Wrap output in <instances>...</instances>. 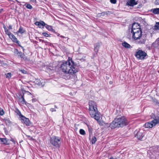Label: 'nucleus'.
I'll use <instances>...</instances> for the list:
<instances>
[{"label": "nucleus", "mask_w": 159, "mask_h": 159, "mask_svg": "<svg viewBox=\"0 0 159 159\" xmlns=\"http://www.w3.org/2000/svg\"><path fill=\"white\" fill-rule=\"evenodd\" d=\"M4 31L5 32V34L8 36L9 38H11V35L13 34L9 31L8 29H7Z\"/></svg>", "instance_id": "b1692460"}, {"label": "nucleus", "mask_w": 159, "mask_h": 159, "mask_svg": "<svg viewBox=\"0 0 159 159\" xmlns=\"http://www.w3.org/2000/svg\"><path fill=\"white\" fill-rule=\"evenodd\" d=\"M22 122L25 124L27 126L30 125V121L29 119L23 116L21 118Z\"/></svg>", "instance_id": "f8f14e48"}, {"label": "nucleus", "mask_w": 159, "mask_h": 159, "mask_svg": "<svg viewBox=\"0 0 159 159\" xmlns=\"http://www.w3.org/2000/svg\"><path fill=\"white\" fill-rule=\"evenodd\" d=\"M11 73H8L6 74V77L7 78H10L11 77Z\"/></svg>", "instance_id": "7c9ffc66"}, {"label": "nucleus", "mask_w": 159, "mask_h": 159, "mask_svg": "<svg viewBox=\"0 0 159 159\" xmlns=\"http://www.w3.org/2000/svg\"><path fill=\"white\" fill-rule=\"evenodd\" d=\"M60 37H61L63 38H65V39H67V40H68V38L67 37H64V36H62V35H61L60 36Z\"/></svg>", "instance_id": "a18cd8bd"}, {"label": "nucleus", "mask_w": 159, "mask_h": 159, "mask_svg": "<svg viewBox=\"0 0 159 159\" xmlns=\"http://www.w3.org/2000/svg\"><path fill=\"white\" fill-rule=\"evenodd\" d=\"M10 38L13 42L17 43L18 45L19 44V43H20V42L19 41L16 37L13 34L11 35V38Z\"/></svg>", "instance_id": "dca6fc26"}, {"label": "nucleus", "mask_w": 159, "mask_h": 159, "mask_svg": "<svg viewBox=\"0 0 159 159\" xmlns=\"http://www.w3.org/2000/svg\"><path fill=\"white\" fill-rule=\"evenodd\" d=\"M35 24L38 25L40 28H41L42 26H43H43L46 25V24L43 21H41L40 22L37 21L35 22Z\"/></svg>", "instance_id": "ddd939ff"}, {"label": "nucleus", "mask_w": 159, "mask_h": 159, "mask_svg": "<svg viewBox=\"0 0 159 159\" xmlns=\"http://www.w3.org/2000/svg\"><path fill=\"white\" fill-rule=\"evenodd\" d=\"M134 134L135 137L141 141L144 139V134L143 132V131L142 130H136L134 132Z\"/></svg>", "instance_id": "6e6552de"}, {"label": "nucleus", "mask_w": 159, "mask_h": 159, "mask_svg": "<svg viewBox=\"0 0 159 159\" xmlns=\"http://www.w3.org/2000/svg\"><path fill=\"white\" fill-rule=\"evenodd\" d=\"M128 124V122L126 118L124 116H122L115 118L114 120L110 123L109 127L111 129H113L116 128L123 127Z\"/></svg>", "instance_id": "f03ea898"}, {"label": "nucleus", "mask_w": 159, "mask_h": 159, "mask_svg": "<svg viewBox=\"0 0 159 159\" xmlns=\"http://www.w3.org/2000/svg\"><path fill=\"white\" fill-rule=\"evenodd\" d=\"M50 143L56 148H59L61 143V138L56 136H53L50 138Z\"/></svg>", "instance_id": "20e7f679"}, {"label": "nucleus", "mask_w": 159, "mask_h": 159, "mask_svg": "<svg viewBox=\"0 0 159 159\" xmlns=\"http://www.w3.org/2000/svg\"><path fill=\"white\" fill-rule=\"evenodd\" d=\"M42 34L45 37H48L49 36V34L46 32H43L42 33Z\"/></svg>", "instance_id": "2f4dec72"}, {"label": "nucleus", "mask_w": 159, "mask_h": 159, "mask_svg": "<svg viewBox=\"0 0 159 159\" xmlns=\"http://www.w3.org/2000/svg\"><path fill=\"white\" fill-rule=\"evenodd\" d=\"M39 41L40 42H41V41H43V40H42V39H39Z\"/></svg>", "instance_id": "8fccbe9b"}, {"label": "nucleus", "mask_w": 159, "mask_h": 159, "mask_svg": "<svg viewBox=\"0 0 159 159\" xmlns=\"http://www.w3.org/2000/svg\"><path fill=\"white\" fill-rule=\"evenodd\" d=\"M112 81H110L109 82V84H112Z\"/></svg>", "instance_id": "3c124183"}, {"label": "nucleus", "mask_w": 159, "mask_h": 159, "mask_svg": "<svg viewBox=\"0 0 159 159\" xmlns=\"http://www.w3.org/2000/svg\"><path fill=\"white\" fill-rule=\"evenodd\" d=\"M60 68L63 72L68 74L75 73L78 70V65L75 63L70 57H69L66 61L62 63Z\"/></svg>", "instance_id": "f257e3e1"}, {"label": "nucleus", "mask_w": 159, "mask_h": 159, "mask_svg": "<svg viewBox=\"0 0 159 159\" xmlns=\"http://www.w3.org/2000/svg\"><path fill=\"white\" fill-rule=\"evenodd\" d=\"M25 31V30L23 29V28L20 26V27L19 30L17 31V33H20L21 34H22L24 33Z\"/></svg>", "instance_id": "4be33fe9"}, {"label": "nucleus", "mask_w": 159, "mask_h": 159, "mask_svg": "<svg viewBox=\"0 0 159 159\" xmlns=\"http://www.w3.org/2000/svg\"><path fill=\"white\" fill-rule=\"evenodd\" d=\"M25 6L27 8L30 9H31L33 8L32 6L30 4L27 3H25Z\"/></svg>", "instance_id": "cd10ccee"}, {"label": "nucleus", "mask_w": 159, "mask_h": 159, "mask_svg": "<svg viewBox=\"0 0 159 159\" xmlns=\"http://www.w3.org/2000/svg\"><path fill=\"white\" fill-rule=\"evenodd\" d=\"M127 5L133 7L137 4V1L136 2L135 0H130L129 2H127Z\"/></svg>", "instance_id": "4468645a"}, {"label": "nucleus", "mask_w": 159, "mask_h": 159, "mask_svg": "<svg viewBox=\"0 0 159 159\" xmlns=\"http://www.w3.org/2000/svg\"><path fill=\"white\" fill-rule=\"evenodd\" d=\"M109 159H119V158L118 157H113L111 156Z\"/></svg>", "instance_id": "e433bc0d"}, {"label": "nucleus", "mask_w": 159, "mask_h": 159, "mask_svg": "<svg viewBox=\"0 0 159 159\" xmlns=\"http://www.w3.org/2000/svg\"><path fill=\"white\" fill-rule=\"evenodd\" d=\"M18 45L21 47V48L23 49V52H24L25 50L24 48V47L20 45V43H19V44H18Z\"/></svg>", "instance_id": "ea45409f"}, {"label": "nucleus", "mask_w": 159, "mask_h": 159, "mask_svg": "<svg viewBox=\"0 0 159 159\" xmlns=\"http://www.w3.org/2000/svg\"><path fill=\"white\" fill-rule=\"evenodd\" d=\"M79 132L80 134L82 135H84L85 134V131L82 129H80V130Z\"/></svg>", "instance_id": "c85d7f7f"}, {"label": "nucleus", "mask_w": 159, "mask_h": 159, "mask_svg": "<svg viewBox=\"0 0 159 159\" xmlns=\"http://www.w3.org/2000/svg\"><path fill=\"white\" fill-rule=\"evenodd\" d=\"M122 44L123 47L126 48H132L130 44L126 42L123 43Z\"/></svg>", "instance_id": "6ab92c4d"}, {"label": "nucleus", "mask_w": 159, "mask_h": 159, "mask_svg": "<svg viewBox=\"0 0 159 159\" xmlns=\"http://www.w3.org/2000/svg\"><path fill=\"white\" fill-rule=\"evenodd\" d=\"M152 12L154 14H159V8H156L152 9L151 10Z\"/></svg>", "instance_id": "412c9836"}, {"label": "nucleus", "mask_w": 159, "mask_h": 159, "mask_svg": "<svg viewBox=\"0 0 159 159\" xmlns=\"http://www.w3.org/2000/svg\"><path fill=\"white\" fill-rule=\"evenodd\" d=\"M57 34V36H59L60 35V34H59L58 33H56Z\"/></svg>", "instance_id": "09e8293b"}, {"label": "nucleus", "mask_w": 159, "mask_h": 159, "mask_svg": "<svg viewBox=\"0 0 159 159\" xmlns=\"http://www.w3.org/2000/svg\"><path fill=\"white\" fill-rule=\"evenodd\" d=\"M145 42V41L144 40H143V41H139L138 43H139V44H142V43H144Z\"/></svg>", "instance_id": "58836bf2"}, {"label": "nucleus", "mask_w": 159, "mask_h": 159, "mask_svg": "<svg viewBox=\"0 0 159 159\" xmlns=\"http://www.w3.org/2000/svg\"><path fill=\"white\" fill-rule=\"evenodd\" d=\"M24 93H23L22 95H21V97L20 98H19V99L20 100H21V102L23 104H26L27 102L25 101V99L24 98Z\"/></svg>", "instance_id": "a211bd4d"}, {"label": "nucleus", "mask_w": 159, "mask_h": 159, "mask_svg": "<svg viewBox=\"0 0 159 159\" xmlns=\"http://www.w3.org/2000/svg\"><path fill=\"white\" fill-rule=\"evenodd\" d=\"M90 115L98 122L99 121L100 116L98 113V109L89 110Z\"/></svg>", "instance_id": "0eeeda50"}, {"label": "nucleus", "mask_w": 159, "mask_h": 159, "mask_svg": "<svg viewBox=\"0 0 159 159\" xmlns=\"http://www.w3.org/2000/svg\"><path fill=\"white\" fill-rule=\"evenodd\" d=\"M3 27L4 29V31L7 29L4 24L3 25Z\"/></svg>", "instance_id": "37998d69"}, {"label": "nucleus", "mask_w": 159, "mask_h": 159, "mask_svg": "<svg viewBox=\"0 0 159 159\" xmlns=\"http://www.w3.org/2000/svg\"><path fill=\"white\" fill-rule=\"evenodd\" d=\"M1 13V11H0V14Z\"/></svg>", "instance_id": "13d9d810"}, {"label": "nucleus", "mask_w": 159, "mask_h": 159, "mask_svg": "<svg viewBox=\"0 0 159 159\" xmlns=\"http://www.w3.org/2000/svg\"><path fill=\"white\" fill-rule=\"evenodd\" d=\"M89 139H90V135L91 134H92V129L90 128H89Z\"/></svg>", "instance_id": "72a5a7b5"}, {"label": "nucleus", "mask_w": 159, "mask_h": 159, "mask_svg": "<svg viewBox=\"0 0 159 159\" xmlns=\"http://www.w3.org/2000/svg\"><path fill=\"white\" fill-rule=\"evenodd\" d=\"M0 141L3 144H6L7 143L6 139L4 138H0Z\"/></svg>", "instance_id": "bb28decb"}, {"label": "nucleus", "mask_w": 159, "mask_h": 159, "mask_svg": "<svg viewBox=\"0 0 159 159\" xmlns=\"http://www.w3.org/2000/svg\"><path fill=\"white\" fill-rule=\"evenodd\" d=\"M27 137V138L29 139H33V138H32V137H31V136H30V135H26Z\"/></svg>", "instance_id": "a19ab883"}, {"label": "nucleus", "mask_w": 159, "mask_h": 159, "mask_svg": "<svg viewBox=\"0 0 159 159\" xmlns=\"http://www.w3.org/2000/svg\"><path fill=\"white\" fill-rule=\"evenodd\" d=\"M35 100H36V99H33L32 101H35Z\"/></svg>", "instance_id": "6e6d98bb"}, {"label": "nucleus", "mask_w": 159, "mask_h": 159, "mask_svg": "<svg viewBox=\"0 0 159 159\" xmlns=\"http://www.w3.org/2000/svg\"><path fill=\"white\" fill-rule=\"evenodd\" d=\"M140 26L139 24L137 23L134 22V23L132 25H130L129 26V32L133 31H134L135 30H138L139 29H141Z\"/></svg>", "instance_id": "9d476101"}, {"label": "nucleus", "mask_w": 159, "mask_h": 159, "mask_svg": "<svg viewBox=\"0 0 159 159\" xmlns=\"http://www.w3.org/2000/svg\"><path fill=\"white\" fill-rule=\"evenodd\" d=\"M20 71L22 73H23V74H26L27 73V72L24 69L21 70Z\"/></svg>", "instance_id": "473e14b6"}, {"label": "nucleus", "mask_w": 159, "mask_h": 159, "mask_svg": "<svg viewBox=\"0 0 159 159\" xmlns=\"http://www.w3.org/2000/svg\"><path fill=\"white\" fill-rule=\"evenodd\" d=\"M106 14V12H103L101 13H99L98 14V16H104Z\"/></svg>", "instance_id": "c756f323"}, {"label": "nucleus", "mask_w": 159, "mask_h": 159, "mask_svg": "<svg viewBox=\"0 0 159 159\" xmlns=\"http://www.w3.org/2000/svg\"><path fill=\"white\" fill-rule=\"evenodd\" d=\"M155 3L157 5H159V0H156Z\"/></svg>", "instance_id": "79ce46f5"}, {"label": "nucleus", "mask_w": 159, "mask_h": 159, "mask_svg": "<svg viewBox=\"0 0 159 159\" xmlns=\"http://www.w3.org/2000/svg\"><path fill=\"white\" fill-rule=\"evenodd\" d=\"M111 12L110 11H107L106 12V14L107 15H110L111 14Z\"/></svg>", "instance_id": "49530a36"}, {"label": "nucleus", "mask_w": 159, "mask_h": 159, "mask_svg": "<svg viewBox=\"0 0 159 159\" xmlns=\"http://www.w3.org/2000/svg\"><path fill=\"white\" fill-rule=\"evenodd\" d=\"M14 54L15 56L18 58L23 59L24 60L27 59V57L24 53L20 51H19L17 48H15L14 50Z\"/></svg>", "instance_id": "1a4fd4ad"}, {"label": "nucleus", "mask_w": 159, "mask_h": 159, "mask_svg": "<svg viewBox=\"0 0 159 159\" xmlns=\"http://www.w3.org/2000/svg\"><path fill=\"white\" fill-rule=\"evenodd\" d=\"M8 28L9 30H11L12 29V26L11 25H9L8 27Z\"/></svg>", "instance_id": "c03bdc74"}, {"label": "nucleus", "mask_w": 159, "mask_h": 159, "mask_svg": "<svg viewBox=\"0 0 159 159\" xmlns=\"http://www.w3.org/2000/svg\"><path fill=\"white\" fill-rule=\"evenodd\" d=\"M135 56L139 60H144L147 56V54L144 51L142 50H139L135 54Z\"/></svg>", "instance_id": "423d86ee"}, {"label": "nucleus", "mask_w": 159, "mask_h": 159, "mask_svg": "<svg viewBox=\"0 0 159 159\" xmlns=\"http://www.w3.org/2000/svg\"><path fill=\"white\" fill-rule=\"evenodd\" d=\"M6 122H7L8 123H11V121L9 120H6Z\"/></svg>", "instance_id": "de8ad7c7"}, {"label": "nucleus", "mask_w": 159, "mask_h": 159, "mask_svg": "<svg viewBox=\"0 0 159 159\" xmlns=\"http://www.w3.org/2000/svg\"><path fill=\"white\" fill-rule=\"evenodd\" d=\"M157 149H158V150H159V148H157Z\"/></svg>", "instance_id": "4d7b16f0"}, {"label": "nucleus", "mask_w": 159, "mask_h": 159, "mask_svg": "<svg viewBox=\"0 0 159 159\" xmlns=\"http://www.w3.org/2000/svg\"><path fill=\"white\" fill-rule=\"evenodd\" d=\"M110 2L111 3L116 4V0H110Z\"/></svg>", "instance_id": "f704fd0d"}, {"label": "nucleus", "mask_w": 159, "mask_h": 159, "mask_svg": "<svg viewBox=\"0 0 159 159\" xmlns=\"http://www.w3.org/2000/svg\"><path fill=\"white\" fill-rule=\"evenodd\" d=\"M50 111L52 112L56 111V109L55 108H51L50 109Z\"/></svg>", "instance_id": "4c0bfd02"}, {"label": "nucleus", "mask_w": 159, "mask_h": 159, "mask_svg": "<svg viewBox=\"0 0 159 159\" xmlns=\"http://www.w3.org/2000/svg\"><path fill=\"white\" fill-rule=\"evenodd\" d=\"M151 117L153 120L151 122L146 123L145 124L144 126L146 128H152L159 123V117L158 116H156L154 114L152 113L151 115Z\"/></svg>", "instance_id": "7ed1b4c3"}, {"label": "nucleus", "mask_w": 159, "mask_h": 159, "mask_svg": "<svg viewBox=\"0 0 159 159\" xmlns=\"http://www.w3.org/2000/svg\"><path fill=\"white\" fill-rule=\"evenodd\" d=\"M4 114V112L3 110L0 111V115L3 116Z\"/></svg>", "instance_id": "c9c22d12"}, {"label": "nucleus", "mask_w": 159, "mask_h": 159, "mask_svg": "<svg viewBox=\"0 0 159 159\" xmlns=\"http://www.w3.org/2000/svg\"><path fill=\"white\" fill-rule=\"evenodd\" d=\"M89 110L98 109L96 103L93 101H90L89 102Z\"/></svg>", "instance_id": "9b49d317"}, {"label": "nucleus", "mask_w": 159, "mask_h": 159, "mask_svg": "<svg viewBox=\"0 0 159 159\" xmlns=\"http://www.w3.org/2000/svg\"><path fill=\"white\" fill-rule=\"evenodd\" d=\"M31 1L33 2H35L36 1V0H31Z\"/></svg>", "instance_id": "603ef678"}, {"label": "nucleus", "mask_w": 159, "mask_h": 159, "mask_svg": "<svg viewBox=\"0 0 159 159\" xmlns=\"http://www.w3.org/2000/svg\"><path fill=\"white\" fill-rule=\"evenodd\" d=\"M15 111L17 115H18L21 118L24 116L22 115V114L21 113V112L17 108H16L15 109Z\"/></svg>", "instance_id": "aec40b11"}, {"label": "nucleus", "mask_w": 159, "mask_h": 159, "mask_svg": "<svg viewBox=\"0 0 159 159\" xmlns=\"http://www.w3.org/2000/svg\"><path fill=\"white\" fill-rule=\"evenodd\" d=\"M54 107H55V108H57V109L58 108L57 107L56 105H55Z\"/></svg>", "instance_id": "864d4df0"}, {"label": "nucleus", "mask_w": 159, "mask_h": 159, "mask_svg": "<svg viewBox=\"0 0 159 159\" xmlns=\"http://www.w3.org/2000/svg\"><path fill=\"white\" fill-rule=\"evenodd\" d=\"M130 32L132 34L133 39L135 40L140 39L142 35V31L141 29L132 30Z\"/></svg>", "instance_id": "39448f33"}, {"label": "nucleus", "mask_w": 159, "mask_h": 159, "mask_svg": "<svg viewBox=\"0 0 159 159\" xmlns=\"http://www.w3.org/2000/svg\"><path fill=\"white\" fill-rule=\"evenodd\" d=\"M97 141V139L95 136L93 137L92 139L90 140V142L92 144L95 143Z\"/></svg>", "instance_id": "a878e982"}, {"label": "nucleus", "mask_w": 159, "mask_h": 159, "mask_svg": "<svg viewBox=\"0 0 159 159\" xmlns=\"http://www.w3.org/2000/svg\"><path fill=\"white\" fill-rule=\"evenodd\" d=\"M45 26L48 30L51 31L53 32H55V30L52 28V27L51 26L48 25L46 24V25Z\"/></svg>", "instance_id": "f3484780"}, {"label": "nucleus", "mask_w": 159, "mask_h": 159, "mask_svg": "<svg viewBox=\"0 0 159 159\" xmlns=\"http://www.w3.org/2000/svg\"><path fill=\"white\" fill-rule=\"evenodd\" d=\"M99 47L100 45L99 43L97 44L96 46H95L94 51L96 52V54L97 53Z\"/></svg>", "instance_id": "5701e85b"}, {"label": "nucleus", "mask_w": 159, "mask_h": 159, "mask_svg": "<svg viewBox=\"0 0 159 159\" xmlns=\"http://www.w3.org/2000/svg\"><path fill=\"white\" fill-rule=\"evenodd\" d=\"M36 84L39 86L41 87H43L44 85V82L42 79L36 80Z\"/></svg>", "instance_id": "2eb2a0df"}, {"label": "nucleus", "mask_w": 159, "mask_h": 159, "mask_svg": "<svg viewBox=\"0 0 159 159\" xmlns=\"http://www.w3.org/2000/svg\"><path fill=\"white\" fill-rule=\"evenodd\" d=\"M154 30H159V22H157L155 25L153 27Z\"/></svg>", "instance_id": "393cba45"}, {"label": "nucleus", "mask_w": 159, "mask_h": 159, "mask_svg": "<svg viewBox=\"0 0 159 159\" xmlns=\"http://www.w3.org/2000/svg\"><path fill=\"white\" fill-rule=\"evenodd\" d=\"M3 10V9H0V11H1V12Z\"/></svg>", "instance_id": "5fc2aeb1"}]
</instances>
